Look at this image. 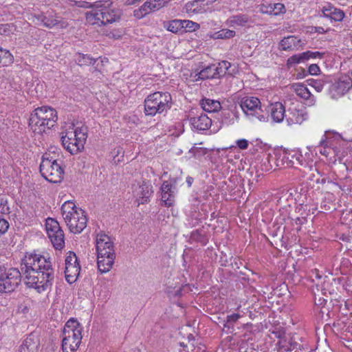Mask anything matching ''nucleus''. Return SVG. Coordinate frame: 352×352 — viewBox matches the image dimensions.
Listing matches in <instances>:
<instances>
[{"label": "nucleus", "mask_w": 352, "mask_h": 352, "mask_svg": "<svg viewBox=\"0 0 352 352\" xmlns=\"http://www.w3.org/2000/svg\"><path fill=\"white\" fill-rule=\"evenodd\" d=\"M217 72V67L214 65L208 66L198 74V79H206L214 78Z\"/></svg>", "instance_id": "33"}, {"label": "nucleus", "mask_w": 352, "mask_h": 352, "mask_svg": "<svg viewBox=\"0 0 352 352\" xmlns=\"http://www.w3.org/2000/svg\"><path fill=\"white\" fill-rule=\"evenodd\" d=\"M97 252H115L111 239L105 234H98L96 239Z\"/></svg>", "instance_id": "20"}, {"label": "nucleus", "mask_w": 352, "mask_h": 352, "mask_svg": "<svg viewBox=\"0 0 352 352\" xmlns=\"http://www.w3.org/2000/svg\"><path fill=\"white\" fill-rule=\"evenodd\" d=\"M45 228L54 248L56 250L63 249L65 247V236L59 223L52 218H47Z\"/></svg>", "instance_id": "12"}, {"label": "nucleus", "mask_w": 352, "mask_h": 352, "mask_svg": "<svg viewBox=\"0 0 352 352\" xmlns=\"http://www.w3.org/2000/svg\"><path fill=\"white\" fill-rule=\"evenodd\" d=\"M329 30V29L324 30L322 27H316V28H314L316 33L318 34H324L327 32Z\"/></svg>", "instance_id": "52"}, {"label": "nucleus", "mask_w": 352, "mask_h": 352, "mask_svg": "<svg viewBox=\"0 0 352 352\" xmlns=\"http://www.w3.org/2000/svg\"><path fill=\"white\" fill-rule=\"evenodd\" d=\"M219 66H220V69H222V68L225 69L226 71L224 72L226 73V71L230 67V63L226 60H224L219 63Z\"/></svg>", "instance_id": "50"}, {"label": "nucleus", "mask_w": 352, "mask_h": 352, "mask_svg": "<svg viewBox=\"0 0 352 352\" xmlns=\"http://www.w3.org/2000/svg\"><path fill=\"white\" fill-rule=\"evenodd\" d=\"M316 148L313 146H307L304 151L300 148H296L289 152H286L283 157V160H285L282 165L285 166H290L292 164V161L289 160L291 157L296 160L298 164L307 166H310L317 159L318 153Z\"/></svg>", "instance_id": "10"}, {"label": "nucleus", "mask_w": 352, "mask_h": 352, "mask_svg": "<svg viewBox=\"0 0 352 352\" xmlns=\"http://www.w3.org/2000/svg\"><path fill=\"white\" fill-rule=\"evenodd\" d=\"M314 276L316 279H320L322 278L321 275L319 274V271L316 269L314 270V271L312 272V275L311 276V278H312V281H315Z\"/></svg>", "instance_id": "51"}, {"label": "nucleus", "mask_w": 352, "mask_h": 352, "mask_svg": "<svg viewBox=\"0 0 352 352\" xmlns=\"http://www.w3.org/2000/svg\"><path fill=\"white\" fill-rule=\"evenodd\" d=\"M236 34L234 30L229 29H222L219 31L210 33V38L212 39H229L233 38Z\"/></svg>", "instance_id": "32"}, {"label": "nucleus", "mask_w": 352, "mask_h": 352, "mask_svg": "<svg viewBox=\"0 0 352 352\" xmlns=\"http://www.w3.org/2000/svg\"><path fill=\"white\" fill-rule=\"evenodd\" d=\"M0 213L7 214L10 213V207L8 199L5 195H0Z\"/></svg>", "instance_id": "40"}, {"label": "nucleus", "mask_w": 352, "mask_h": 352, "mask_svg": "<svg viewBox=\"0 0 352 352\" xmlns=\"http://www.w3.org/2000/svg\"><path fill=\"white\" fill-rule=\"evenodd\" d=\"M87 138V128L65 122L62 126L60 140L63 147L71 154H76L84 148Z\"/></svg>", "instance_id": "3"}, {"label": "nucleus", "mask_w": 352, "mask_h": 352, "mask_svg": "<svg viewBox=\"0 0 352 352\" xmlns=\"http://www.w3.org/2000/svg\"><path fill=\"white\" fill-rule=\"evenodd\" d=\"M111 3L97 1L94 3L82 2L79 6L91 8L86 13V21L91 25H107L114 23L120 19V11L111 8Z\"/></svg>", "instance_id": "2"}, {"label": "nucleus", "mask_w": 352, "mask_h": 352, "mask_svg": "<svg viewBox=\"0 0 352 352\" xmlns=\"http://www.w3.org/2000/svg\"><path fill=\"white\" fill-rule=\"evenodd\" d=\"M83 327L74 318L69 319L64 326L62 333V349L63 352H75L79 347Z\"/></svg>", "instance_id": "8"}, {"label": "nucleus", "mask_w": 352, "mask_h": 352, "mask_svg": "<svg viewBox=\"0 0 352 352\" xmlns=\"http://www.w3.org/2000/svg\"><path fill=\"white\" fill-rule=\"evenodd\" d=\"M53 148L45 153L40 164L41 175L51 183H60L63 178L64 171L61 166L59 155Z\"/></svg>", "instance_id": "5"}, {"label": "nucleus", "mask_w": 352, "mask_h": 352, "mask_svg": "<svg viewBox=\"0 0 352 352\" xmlns=\"http://www.w3.org/2000/svg\"><path fill=\"white\" fill-rule=\"evenodd\" d=\"M9 228L8 222L4 219H0V235L4 234Z\"/></svg>", "instance_id": "48"}, {"label": "nucleus", "mask_w": 352, "mask_h": 352, "mask_svg": "<svg viewBox=\"0 0 352 352\" xmlns=\"http://www.w3.org/2000/svg\"><path fill=\"white\" fill-rule=\"evenodd\" d=\"M116 258L115 252H97V265L98 270L107 273L111 270Z\"/></svg>", "instance_id": "16"}, {"label": "nucleus", "mask_w": 352, "mask_h": 352, "mask_svg": "<svg viewBox=\"0 0 352 352\" xmlns=\"http://www.w3.org/2000/svg\"><path fill=\"white\" fill-rule=\"evenodd\" d=\"M189 122L192 129L197 131L207 130L212 124L211 119L203 113H200V115L190 117Z\"/></svg>", "instance_id": "19"}, {"label": "nucleus", "mask_w": 352, "mask_h": 352, "mask_svg": "<svg viewBox=\"0 0 352 352\" xmlns=\"http://www.w3.org/2000/svg\"><path fill=\"white\" fill-rule=\"evenodd\" d=\"M175 187L169 182H163L161 186V199L166 207L173 206L175 201Z\"/></svg>", "instance_id": "18"}, {"label": "nucleus", "mask_w": 352, "mask_h": 352, "mask_svg": "<svg viewBox=\"0 0 352 352\" xmlns=\"http://www.w3.org/2000/svg\"><path fill=\"white\" fill-rule=\"evenodd\" d=\"M200 25L190 20H182V33L192 32L199 30Z\"/></svg>", "instance_id": "36"}, {"label": "nucleus", "mask_w": 352, "mask_h": 352, "mask_svg": "<svg viewBox=\"0 0 352 352\" xmlns=\"http://www.w3.org/2000/svg\"><path fill=\"white\" fill-rule=\"evenodd\" d=\"M80 272V266L76 254L73 252L67 253L65 259V276L66 280L74 283L78 278Z\"/></svg>", "instance_id": "13"}, {"label": "nucleus", "mask_w": 352, "mask_h": 352, "mask_svg": "<svg viewBox=\"0 0 352 352\" xmlns=\"http://www.w3.org/2000/svg\"><path fill=\"white\" fill-rule=\"evenodd\" d=\"M178 125L180 127V131L179 132V133L177 135H179L180 133H182L184 131V130L182 129L183 125L182 124V123H180V122L178 123Z\"/></svg>", "instance_id": "56"}, {"label": "nucleus", "mask_w": 352, "mask_h": 352, "mask_svg": "<svg viewBox=\"0 0 352 352\" xmlns=\"http://www.w3.org/2000/svg\"><path fill=\"white\" fill-rule=\"evenodd\" d=\"M314 28H316V27H314V26L308 27L307 29V32L309 34L316 33V32L314 31Z\"/></svg>", "instance_id": "54"}, {"label": "nucleus", "mask_w": 352, "mask_h": 352, "mask_svg": "<svg viewBox=\"0 0 352 352\" xmlns=\"http://www.w3.org/2000/svg\"><path fill=\"white\" fill-rule=\"evenodd\" d=\"M308 118V113L303 106L300 104L293 105L287 110L286 123L288 126L300 125Z\"/></svg>", "instance_id": "15"}, {"label": "nucleus", "mask_w": 352, "mask_h": 352, "mask_svg": "<svg viewBox=\"0 0 352 352\" xmlns=\"http://www.w3.org/2000/svg\"><path fill=\"white\" fill-rule=\"evenodd\" d=\"M263 162L261 164V169L264 171H269L270 170L273 166L271 164L270 162V155L267 154L263 156Z\"/></svg>", "instance_id": "43"}, {"label": "nucleus", "mask_w": 352, "mask_h": 352, "mask_svg": "<svg viewBox=\"0 0 352 352\" xmlns=\"http://www.w3.org/2000/svg\"><path fill=\"white\" fill-rule=\"evenodd\" d=\"M321 12L322 14L321 16L329 18L334 21H341L344 17V13L342 10L333 6L330 3L323 6Z\"/></svg>", "instance_id": "21"}, {"label": "nucleus", "mask_w": 352, "mask_h": 352, "mask_svg": "<svg viewBox=\"0 0 352 352\" xmlns=\"http://www.w3.org/2000/svg\"><path fill=\"white\" fill-rule=\"evenodd\" d=\"M55 25H58L60 28H65L68 23L65 21L58 19L57 16H45L43 26L47 28H52Z\"/></svg>", "instance_id": "30"}, {"label": "nucleus", "mask_w": 352, "mask_h": 352, "mask_svg": "<svg viewBox=\"0 0 352 352\" xmlns=\"http://www.w3.org/2000/svg\"><path fill=\"white\" fill-rule=\"evenodd\" d=\"M259 11L263 14L279 15L284 14L286 12L284 4L280 3H269V4H261L259 6Z\"/></svg>", "instance_id": "23"}, {"label": "nucleus", "mask_w": 352, "mask_h": 352, "mask_svg": "<svg viewBox=\"0 0 352 352\" xmlns=\"http://www.w3.org/2000/svg\"><path fill=\"white\" fill-rule=\"evenodd\" d=\"M14 57L8 50L0 48V64L7 66L12 63Z\"/></svg>", "instance_id": "35"}, {"label": "nucleus", "mask_w": 352, "mask_h": 352, "mask_svg": "<svg viewBox=\"0 0 352 352\" xmlns=\"http://www.w3.org/2000/svg\"><path fill=\"white\" fill-rule=\"evenodd\" d=\"M63 218L71 232L80 233L87 226L85 212L72 201H65L61 207Z\"/></svg>", "instance_id": "7"}, {"label": "nucleus", "mask_w": 352, "mask_h": 352, "mask_svg": "<svg viewBox=\"0 0 352 352\" xmlns=\"http://www.w3.org/2000/svg\"><path fill=\"white\" fill-rule=\"evenodd\" d=\"M292 87L296 94L306 100L307 105L311 107L315 104L316 99L305 85L298 83L293 85Z\"/></svg>", "instance_id": "22"}, {"label": "nucleus", "mask_w": 352, "mask_h": 352, "mask_svg": "<svg viewBox=\"0 0 352 352\" xmlns=\"http://www.w3.org/2000/svg\"><path fill=\"white\" fill-rule=\"evenodd\" d=\"M321 184L322 185V190L324 191H332L333 192H338L340 189V186L334 182L327 180L326 179H322Z\"/></svg>", "instance_id": "37"}, {"label": "nucleus", "mask_w": 352, "mask_h": 352, "mask_svg": "<svg viewBox=\"0 0 352 352\" xmlns=\"http://www.w3.org/2000/svg\"><path fill=\"white\" fill-rule=\"evenodd\" d=\"M239 120V113L236 109H231L223 113L222 122L226 125H232L238 122Z\"/></svg>", "instance_id": "31"}, {"label": "nucleus", "mask_w": 352, "mask_h": 352, "mask_svg": "<svg viewBox=\"0 0 352 352\" xmlns=\"http://www.w3.org/2000/svg\"><path fill=\"white\" fill-rule=\"evenodd\" d=\"M351 39H352V34H351Z\"/></svg>", "instance_id": "58"}, {"label": "nucleus", "mask_w": 352, "mask_h": 352, "mask_svg": "<svg viewBox=\"0 0 352 352\" xmlns=\"http://www.w3.org/2000/svg\"><path fill=\"white\" fill-rule=\"evenodd\" d=\"M163 27L168 32L174 34L182 33V20L173 19L163 23Z\"/></svg>", "instance_id": "29"}, {"label": "nucleus", "mask_w": 352, "mask_h": 352, "mask_svg": "<svg viewBox=\"0 0 352 352\" xmlns=\"http://www.w3.org/2000/svg\"><path fill=\"white\" fill-rule=\"evenodd\" d=\"M188 153L190 155V157L194 156L196 158H199L200 156H201L202 155L205 154L204 150L202 148L197 147V146H192L189 150Z\"/></svg>", "instance_id": "44"}, {"label": "nucleus", "mask_w": 352, "mask_h": 352, "mask_svg": "<svg viewBox=\"0 0 352 352\" xmlns=\"http://www.w3.org/2000/svg\"><path fill=\"white\" fill-rule=\"evenodd\" d=\"M236 144L241 149H246L249 146V142L245 139H239L236 141Z\"/></svg>", "instance_id": "49"}, {"label": "nucleus", "mask_w": 352, "mask_h": 352, "mask_svg": "<svg viewBox=\"0 0 352 352\" xmlns=\"http://www.w3.org/2000/svg\"><path fill=\"white\" fill-rule=\"evenodd\" d=\"M151 194L152 190L151 184L144 182L143 184L140 186L138 189L136 190V201L138 205L147 202Z\"/></svg>", "instance_id": "25"}, {"label": "nucleus", "mask_w": 352, "mask_h": 352, "mask_svg": "<svg viewBox=\"0 0 352 352\" xmlns=\"http://www.w3.org/2000/svg\"><path fill=\"white\" fill-rule=\"evenodd\" d=\"M171 96L168 92L157 91L144 100V113L146 116L162 113L170 107Z\"/></svg>", "instance_id": "9"}, {"label": "nucleus", "mask_w": 352, "mask_h": 352, "mask_svg": "<svg viewBox=\"0 0 352 352\" xmlns=\"http://www.w3.org/2000/svg\"><path fill=\"white\" fill-rule=\"evenodd\" d=\"M32 22L37 25H43L45 15L43 14H34L32 16Z\"/></svg>", "instance_id": "45"}, {"label": "nucleus", "mask_w": 352, "mask_h": 352, "mask_svg": "<svg viewBox=\"0 0 352 352\" xmlns=\"http://www.w3.org/2000/svg\"><path fill=\"white\" fill-rule=\"evenodd\" d=\"M352 87V79L349 76H341L329 88V94L333 99L344 96Z\"/></svg>", "instance_id": "14"}, {"label": "nucleus", "mask_w": 352, "mask_h": 352, "mask_svg": "<svg viewBox=\"0 0 352 352\" xmlns=\"http://www.w3.org/2000/svg\"><path fill=\"white\" fill-rule=\"evenodd\" d=\"M249 21V18L245 14H239L232 16L226 21V25L236 28L239 26L245 25Z\"/></svg>", "instance_id": "28"}, {"label": "nucleus", "mask_w": 352, "mask_h": 352, "mask_svg": "<svg viewBox=\"0 0 352 352\" xmlns=\"http://www.w3.org/2000/svg\"><path fill=\"white\" fill-rule=\"evenodd\" d=\"M32 22L37 25H43L45 15L43 14H34L32 16Z\"/></svg>", "instance_id": "46"}, {"label": "nucleus", "mask_w": 352, "mask_h": 352, "mask_svg": "<svg viewBox=\"0 0 352 352\" xmlns=\"http://www.w3.org/2000/svg\"><path fill=\"white\" fill-rule=\"evenodd\" d=\"M2 28H3V25L0 27V34L1 33Z\"/></svg>", "instance_id": "57"}, {"label": "nucleus", "mask_w": 352, "mask_h": 352, "mask_svg": "<svg viewBox=\"0 0 352 352\" xmlns=\"http://www.w3.org/2000/svg\"><path fill=\"white\" fill-rule=\"evenodd\" d=\"M23 276L25 284L41 293L50 288L54 280L50 258L34 252H28L21 260V270L6 269L0 265V293L14 291Z\"/></svg>", "instance_id": "1"}, {"label": "nucleus", "mask_w": 352, "mask_h": 352, "mask_svg": "<svg viewBox=\"0 0 352 352\" xmlns=\"http://www.w3.org/2000/svg\"><path fill=\"white\" fill-rule=\"evenodd\" d=\"M228 321H236L239 318V314H234L230 316H228Z\"/></svg>", "instance_id": "53"}, {"label": "nucleus", "mask_w": 352, "mask_h": 352, "mask_svg": "<svg viewBox=\"0 0 352 352\" xmlns=\"http://www.w3.org/2000/svg\"><path fill=\"white\" fill-rule=\"evenodd\" d=\"M111 154H112L113 161L114 162L115 164H118V163L123 161L124 156H123V152H122V148H115Z\"/></svg>", "instance_id": "42"}, {"label": "nucleus", "mask_w": 352, "mask_h": 352, "mask_svg": "<svg viewBox=\"0 0 352 352\" xmlns=\"http://www.w3.org/2000/svg\"><path fill=\"white\" fill-rule=\"evenodd\" d=\"M217 0H195L188 2L186 5V10L188 13L199 14L206 12L205 5L212 3Z\"/></svg>", "instance_id": "24"}, {"label": "nucleus", "mask_w": 352, "mask_h": 352, "mask_svg": "<svg viewBox=\"0 0 352 352\" xmlns=\"http://www.w3.org/2000/svg\"><path fill=\"white\" fill-rule=\"evenodd\" d=\"M348 142H352V138H344L336 132H326L320 140L316 151L325 157L329 163H335L338 158L340 159L339 148L344 146Z\"/></svg>", "instance_id": "4"}, {"label": "nucleus", "mask_w": 352, "mask_h": 352, "mask_svg": "<svg viewBox=\"0 0 352 352\" xmlns=\"http://www.w3.org/2000/svg\"><path fill=\"white\" fill-rule=\"evenodd\" d=\"M57 120V113L55 109L48 107L36 109L30 115L29 124L32 131L41 134L52 128Z\"/></svg>", "instance_id": "6"}, {"label": "nucleus", "mask_w": 352, "mask_h": 352, "mask_svg": "<svg viewBox=\"0 0 352 352\" xmlns=\"http://www.w3.org/2000/svg\"><path fill=\"white\" fill-rule=\"evenodd\" d=\"M303 56L305 57V61L309 60V59H316V58H323L324 55V52H313V51H307L304 52Z\"/></svg>", "instance_id": "39"}, {"label": "nucleus", "mask_w": 352, "mask_h": 352, "mask_svg": "<svg viewBox=\"0 0 352 352\" xmlns=\"http://www.w3.org/2000/svg\"><path fill=\"white\" fill-rule=\"evenodd\" d=\"M325 82L322 79L311 80L309 85L311 86L316 91L320 92L322 91Z\"/></svg>", "instance_id": "41"}, {"label": "nucleus", "mask_w": 352, "mask_h": 352, "mask_svg": "<svg viewBox=\"0 0 352 352\" xmlns=\"http://www.w3.org/2000/svg\"><path fill=\"white\" fill-rule=\"evenodd\" d=\"M270 119L275 123L286 121L287 113L285 106L280 102L271 103L268 107Z\"/></svg>", "instance_id": "17"}, {"label": "nucleus", "mask_w": 352, "mask_h": 352, "mask_svg": "<svg viewBox=\"0 0 352 352\" xmlns=\"http://www.w3.org/2000/svg\"><path fill=\"white\" fill-rule=\"evenodd\" d=\"M240 107L245 117L250 121L265 122L267 117L263 113L260 100L254 96H246L240 100Z\"/></svg>", "instance_id": "11"}, {"label": "nucleus", "mask_w": 352, "mask_h": 352, "mask_svg": "<svg viewBox=\"0 0 352 352\" xmlns=\"http://www.w3.org/2000/svg\"><path fill=\"white\" fill-rule=\"evenodd\" d=\"M308 72H309V74H311L312 76H315V75L319 74V73L320 72V69L318 65L311 64L309 65V67L308 68Z\"/></svg>", "instance_id": "47"}, {"label": "nucleus", "mask_w": 352, "mask_h": 352, "mask_svg": "<svg viewBox=\"0 0 352 352\" xmlns=\"http://www.w3.org/2000/svg\"><path fill=\"white\" fill-rule=\"evenodd\" d=\"M76 62L80 66L94 65L96 59L91 58L89 55L78 54L76 56Z\"/></svg>", "instance_id": "34"}, {"label": "nucleus", "mask_w": 352, "mask_h": 352, "mask_svg": "<svg viewBox=\"0 0 352 352\" xmlns=\"http://www.w3.org/2000/svg\"><path fill=\"white\" fill-rule=\"evenodd\" d=\"M301 41L294 36L285 37L280 43V47L282 50H298L301 47Z\"/></svg>", "instance_id": "26"}, {"label": "nucleus", "mask_w": 352, "mask_h": 352, "mask_svg": "<svg viewBox=\"0 0 352 352\" xmlns=\"http://www.w3.org/2000/svg\"><path fill=\"white\" fill-rule=\"evenodd\" d=\"M193 182V179L190 177H187L186 182L188 184V186H190L192 185V183Z\"/></svg>", "instance_id": "55"}, {"label": "nucleus", "mask_w": 352, "mask_h": 352, "mask_svg": "<svg viewBox=\"0 0 352 352\" xmlns=\"http://www.w3.org/2000/svg\"><path fill=\"white\" fill-rule=\"evenodd\" d=\"M200 104L205 111L212 113L219 111L221 105L219 100L210 98H204L201 100Z\"/></svg>", "instance_id": "27"}, {"label": "nucleus", "mask_w": 352, "mask_h": 352, "mask_svg": "<svg viewBox=\"0 0 352 352\" xmlns=\"http://www.w3.org/2000/svg\"><path fill=\"white\" fill-rule=\"evenodd\" d=\"M305 59L303 56V53H300V54L293 55L291 57H289L287 60V65L288 67H292L296 64L305 63Z\"/></svg>", "instance_id": "38"}]
</instances>
